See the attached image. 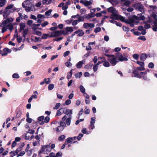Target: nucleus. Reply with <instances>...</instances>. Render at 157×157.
I'll use <instances>...</instances> for the list:
<instances>
[{
	"mask_svg": "<svg viewBox=\"0 0 157 157\" xmlns=\"http://www.w3.org/2000/svg\"><path fill=\"white\" fill-rule=\"evenodd\" d=\"M119 19H120L122 21L126 23V21L125 20L124 17L120 15Z\"/></svg>",
	"mask_w": 157,
	"mask_h": 157,
	"instance_id": "52",
	"label": "nucleus"
},
{
	"mask_svg": "<svg viewBox=\"0 0 157 157\" xmlns=\"http://www.w3.org/2000/svg\"><path fill=\"white\" fill-rule=\"evenodd\" d=\"M48 37H49V34H44L42 36L41 38L42 39H46Z\"/></svg>",
	"mask_w": 157,
	"mask_h": 157,
	"instance_id": "34",
	"label": "nucleus"
},
{
	"mask_svg": "<svg viewBox=\"0 0 157 157\" xmlns=\"http://www.w3.org/2000/svg\"><path fill=\"white\" fill-rule=\"evenodd\" d=\"M35 133V131L32 129H29L27 132V133L33 134Z\"/></svg>",
	"mask_w": 157,
	"mask_h": 157,
	"instance_id": "64",
	"label": "nucleus"
},
{
	"mask_svg": "<svg viewBox=\"0 0 157 157\" xmlns=\"http://www.w3.org/2000/svg\"><path fill=\"white\" fill-rule=\"evenodd\" d=\"M143 17H138L135 16H133L132 18L128 19L126 21V23L129 24L131 27H133L134 24L133 23L135 22V20L138 19L139 20H141L143 19Z\"/></svg>",
	"mask_w": 157,
	"mask_h": 157,
	"instance_id": "1",
	"label": "nucleus"
},
{
	"mask_svg": "<svg viewBox=\"0 0 157 157\" xmlns=\"http://www.w3.org/2000/svg\"><path fill=\"white\" fill-rule=\"evenodd\" d=\"M65 139V136L64 135H61L60 136L58 140H59L61 141Z\"/></svg>",
	"mask_w": 157,
	"mask_h": 157,
	"instance_id": "54",
	"label": "nucleus"
},
{
	"mask_svg": "<svg viewBox=\"0 0 157 157\" xmlns=\"http://www.w3.org/2000/svg\"><path fill=\"white\" fill-rule=\"evenodd\" d=\"M123 29L124 31L126 32H128L129 30L128 28L124 26L123 27Z\"/></svg>",
	"mask_w": 157,
	"mask_h": 157,
	"instance_id": "57",
	"label": "nucleus"
},
{
	"mask_svg": "<svg viewBox=\"0 0 157 157\" xmlns=\"http://www.w3.org/2000/svg\"><path fill=\"white\" fill-rule=\"evenodd\" d=\"M52 0H43L42 3L44 5H48L51 3Z\"/></svg>",
	"mask_w": 157,
	"mask_h": 157,
	"instance_id": "21",
	"label": "nucleus"
},
{
	"mask_svg": "<svg viewBox=\"0 0 157 157\" xmlns=\"http://www.w3.org/2000/svg\"><path fill=\"white\" fill-rule=\"evenodd\" d=\"M117 11H116V12H115L114 13H113V16H114V19H116V20H118L119 19L120 17V15L117 14Z\"/></svg>",
	"mask_w": 157,
	"mask_h": 157,
	"instance_id": "23",
	"label": "nucleus"
},
{
	"mask_svg": "<svg viewBox=\"0 0 157 157\" xmlns=\"http://www.w3.org/2000/svg\"><path fill=\"white\" fill-rule=\"evenodd\" d=\"M6 3V0H0V6L2 7L4 6Z\"/></svg>",
	"mask_w": 157,
	"mask_h": 157,
	"instance_id": "25",
	"label": "nucleus"
},
{
	"mask_svg": "<svg viewBox=\"0 0 157 157\" xmlns=\"http://www.w3.org/2000/svg\"><path fill=\"white\" fill-rule=\"evenodd\" d=\"M62 34H63V31H56L51 33V34L49 35V37H58Z\"/></svg>",
	"mask_w": 157,
	"mask_h": 157,
	"instance_id": "5",
	"label": "nucleus"
},
{
	"mask_svg": "<svg viewBox=\"0 0 157 157\" xmlns=\"http://www.w3.org/2000/svg\"><path fill=\"white\" fill-rule=\"evenodd\" d=\"M149 9L150 13L152 12L154 13L155 10H157V6H149Z\"/></svg>",
	"mask_w": 157,
	"mask_h": 157,
	"instance_id": "13",
	"label": "nucleus"
},
{
	"mask_svg": "<svg viewBox=\"0 0 157 157\" xmlns=\"http://www.w3.org/2000/svg\"><path fill=\"white\" fill-rule=\"evenodd\" d=\"M25 138L26 140H29L30 139V136L28 135L27 133L25 134Z\"/></svg>",
	"mask_w": 157,
	"mask_h": 157,
	"instance_id": "62",
	"label": "nucleus"
},
{
	"mask_svg": "<svg viewBox=\"0 0 157 157\" xmlns=\"http://www.w3.org/2000/svg\"><path fill=\"white\" fill-rule=\"evenodd\" d=\"M157 23L155 21L154 22V25L153 26L152 29L154 31H157Z\"/></svg>",
	"mask_w": 157,
	"mask_h": 157,
	"instance_id": "30",
	"label": "nucleus"
},
{
	"mask_svg": "<svg viewBox=\"0 0 157 157\" xmlns=\"http://www.w3.org/2000/svg\"><path fill=\"white\" fill-rule=\"evenodd\" d=\"M60 103H56L55 106L53 108V109H59V107L60 106Z\"/></svg>",
	"mask_w": 157,
	"mask_h": 157,
	"instance_id": "51",
	"label": "nucleus"
},
{
	"mask_svg": "<svg viewBox=\"0 0 157 157\" xmlns=\"http://www.w3.org/2000/svg\"><path fill=\"white\" fill-rule=\"evenodd\" d=\"M136 63L137 64H139L141 66H143L144 65V63L143 62H140L137 61L136 62Z\"/></svg>",
	"mask_w": 157,
	"mask_h": 157,
	"instance_id": "56",
	"label": "nucleus"
},
{
	"mask_svg": "<svg viewBox=\"0 0 157 157\" xmlns=\"http://www.w3.org/2000/svg\"><path fill=\"white\" fill-rule=\"evenodd\" d=\"M21 150V147H19L18 148L16 151L14 152L13 154L14 155H17L18 153Z\"/></svg>",
	"mask_w": 157,
	"mask_h": 157,
	"instance_id": "27",
	"label": "nucleus"
},
{
	"mask_svg": "<svg viewBox=\"0 0 157 157\" xmlns=\"http://www.w3.org/2000/svg\"><path fill=\"white\" fill-rule=\"evenodd\" d=\"M77 18H78V20L77 21L79 22L83 21H84V18L83 17H81L79 15V16H78Z\"/></svg>",
	"mask_w": 157,
	"mask_h": 157,
	"instance_id": "43",
	"label": "nucleus"
},
{
	"mask_svg": "<svg viewBox=\"0 0 157 157\" xmlns=\"http://www.w3.org/2000/svg\"><path fill=\"white\" fill-rule=\"evenodd\" d=\"M60 125L64 128L66 127V124L65 123L63 122L62 121H61L60 122Z\"/></svg>",
	"mask_w": 157,
	"mask_h": 157,
	"instance_id": "41",
	"label": "nucleus"
},
{
	"mask_svg": "<svg viewBox=\"0 0 157 157\" xmlns=\"http://www.w3.org/2000/svg\"><path fill=\"white\" fill-rule=\"evenodd\" d=\"M82 73L81 72H80L79 73H76L75 76V77L77 78H79L80 77L82 76Z\"/></svg>",
	"mask_w": 157,
	"mask_h": 157,
	"instance_id": "40",
	"label": "nucleus"
},
{
	"mask_svg": "<svg viewBox=\"0 0 157 157\" xmlns=\"http://www.w3.org/2000/svg\"><path fill=\"white\" fill-rule=\"evenodd\" d=\"M79 89L81 92L82 93H84L85 92V89L84 88V87L82 86L81 85L80 86Z\"/></svg>",
	"mask_w": 157,
	"mask_h": 157,
	"instance_id": "36",
	"label": "nucleus"
},
{
	"mask_svg": "<svg viewBox=\"0 0 157 157\" xmlns=\"http://www.w3.org/2000/svg\"><path fill=\"white\" fill-rule=\"evenodd\" d=\"M11 11L9 10L6 8V10L4 11L3 17L4 18H6L10 14Z\"/></svg>",
	"mask_w": 157,
	"mask_h": 157,
	"instance_id": "12",
	"label": "nucleus"
},
{
	"mask_svg": "<svg viewBox=\"0 0 157 157\" xmlns=\"http://www.w3.org/2000/svg\"><path fill=\"white\" fill-rule=\"evenodd\" d=\"M7 27L8 29L12 31L13 29V25L11 24H9L7 25Z\"/></svg>",
	"mask_w": 157,
	"mask_h": 157,
	"instance_id": "31",
	"label": "nucleus"
},
{
	"mask_svg": "<svg viewBox=\"0 0 157 157\" xmlns=\"http://www.w3.org/2000/svg\"><path fill=\"white\" fill-rule=\"evenodd\" d=\"M85 61L82 60L79 61L76 65V67L77 68H81L83 64H84Z\"/></svg>",
	"mask_w": 157,
	"mask_h": 157,
	"instance_id": "14",
	"label": "nucleus"
},
{
	"mask_svg": "<svg viewBox=\"0 0 157 157\" xmlns=\"http://www.w3.org/2000/svg\"><path fill=\"white\" fill-rule=\"evenodd\" d=\"M63 111V109H60L59 110L57 111V113L56 116H59L62 114V113L61 112V111Z\"/></svg>",
	"mask_w": 157,
	"mask_h": 157,
	"instance_id": "39",
	"label": "nucleus"
},
{
	"mask_svg": "<svg viewBox=\"0 0 157 157\" xmlns=\"http://www.w3.org/2000/svg\"><path fill=\"white\" fill-rule=\"evenodd\" d=\"M50 120V118L49 117L47 116L45 117L44 119V122L45 123H48Z\"/></svg>",
	"mask_w": 157,
	"mask_h": 157,
	"instance_id": "44",
	"label": "nucleus"
},
{
	"mask_svg": "<svg viewBox=\"0 0 157 157\" xmlns=\"http://www.w3.org/2000/svg\"><path fill=\"white\" fill-rule=\"evenodd\" d=\"M48 24V22L45 21L44 22L42 23L41 24V25L42 27H44V26H46V25H47Z\"/></svg>",
	"mask_w": 157,
	"mask_h": 157,
	"instance_id": "63",
	"label": "nucleus"
},
{
	"mask_svg": "<svg viewBox=\"0 0 157 157\" xmlns=\"http://www.w3.org/2000/svg\"><path fill=\"white\" fill-rule=\"evenodd\" d=\"M52 11V10H49L45 13V15L47 16H49Z\"/></svg>",
	"mask_w": 157,
	"mask_h": 157,
	"instance_id": "35",
	"label": "nucleus"
},
{
	"mask_svg": "<svg viewBox=\"0 0 157 157\" xmlns=\"http://www.w3.org/2000/svg\"><path fill=\"white\" fill-rule=\"evenodd\" d=\"M101 30V28L100 27H98L96 28L94 30V32L96 33H97L98 32H99Z\"/></svg>",
	"mask_w": 157,
	"mask_h": 157,
	"instance_id": "61",
	"label": "nucleus"
},
{
	"mask_svg": "<svg viewBox=\"0 0 157 157\" xmlns=\"http://www.w3.org/2000/svg\"><path fill=\"white\" fill-rule=\"evenodd\" d=\"M133 73L134 75L135 76L138 78H141L140 74L139 73L138 71L136 69L134 70L133 71Z\"/></svg>",
	"mask_w": 157,
	"mask_h": 157,
	"instance_id": "16",
	"label": "nucleus"
},
{
	"mask_svg": "<svg viewBox=\"0 0 157 157\" xmlns=\"http://www.w3.org/2000/svg\"><path fill=\"white\" fill-rule=\"evenodd\" d=\"M63 112L64 114H65L66 115L69 114V117H70V116L71 117V115L72 114V111L71 110L69 109H63Z\"/></svg>",
	"mask_w": 157,
	"mask_h": 157,
	"instance_id": "8",
	"label": "nucleus"
},
{
	"mask_svg": "<svg viewBox=\"0 0 157 157\" xmlns=\"http://www.w3.org/2000/svg\"><path fill=\"white\" fill-rule=\"evenodd\" d=\"M84 28L86 29L88 28L89 27L91 28H93L94 27V24L92 23H84L83 25Z\"/></svg>",
	"mask_w": 157,
	"mask_h": 157,
	"instance_id": "7",
	"label": "nucleus"
},
{
	"mask_svg": "<svg viewBox=\"0 0 157 157\" xmlns=\"http://www.w3.org/2000/svg\"><path fill=\"white\" fill-rule=\"evenodd\" d=\"M65 65L68 67H70L71 66L72 64L70 62H67L65 63Z\"/></svg>",
	"mask_w": 157,
	"mask_h": 157,
	"instance_id": "53",
	"label": "nucleus"
},
{
	"mask_svg": "<svg viewBox=\"0 0 157 157\" xmlns=\"http://www.w3.org/2000/svg\"><path fill=\"white\" fill-rule=\"evenodd\" d=\"M62 155V153L61 152H58L57 153L56 155H55V157H61Z\"/></svg>",
	"mask_w": 157,
	"mask_h": 157,
	"instance_id": "60",
	"label": "nucleus"
},
{
	"mask_svg": "<svg viewBox=\"0 0 157 157\" xmlns=\"http://www.w3.org/2000/svg\"><path fill=\"white\" fill-rule=\"evenodd\" d=\"M95 117L91 118L90 121V126H91V129H93L94 128V124L95 122Z\"/></svg>",
	"mask_w": 157,
	"mask_h": 157,
	"instance_id": "17",
	"label": "nucleus"
},
{
	"mask_svg": "<svg viewBox=\"0 0 157 157\" xmlns=\"http://www.w3.org/2000/svg\"><path fill=\"white\" fill-rule=\"evenodd\" d=\"M139 56L137 54H135L133 55V58L136 60L138 59Z\"/></svg>",
	"mask_w": 157,
	"mask_h": 157,
	"instance_id": "50",
	"label": "nucleus"
},
{
	"mask_svg": "<svg viewBox=\"0 0 157 157\" xmlns=\"http://www.w3.org/2000/svg\"><path fill=\"white\" fill-rule=\"evenodd\" d=\"M131 3V2L128 0H126L124 2V4L125 6L129 5Z\"/></svg>",
	"mask_w": 157,
	"mask_h": 157,
	"instance_id": "49",
	"label": "nucleus"
},
{
	"mask_svg": "<svg viewBox=\"0 0 157 157\" xmlns=\"http://www.w3.org/2000/svg\"><path fill=\"white\" fill-rule=\"evenodd\" d=\"M138 39L139 40H142L145 41L146 40V39L144 36H140L138 37Z\"/></svg>",
	"mask_w": 157,
	"mask_h": 157,
	"instance_id": "58",
	"label": "nucleus"
},
{
	"mask_svg": "<svg viewBox=\"0 0 157 157\" xmlns=\"http://www.w3.org/2000/svg\"><path fill=\"white\" fill-rule=\"evenodd\" d=\"M103 65L105 67H109V64L108 62L105 61L104 62Z\"/></svg>",
	"mask_w": 157,
	"mask_h": 157,
	"instance_id": "45",
	"label": "nucleus"
},
{
	"mask_svg": "<svg viewBox=\"0 0 157 157\" xmlns=\"http://www.w3.org/2000/svg\"><path fill=\"white\" fill-rule=\"evenodd\" d=\"M46 147V150L47 152H49L51 150V148L50 146L49 145H45Z\"/></svg>",
	"mask_w": 157,
	"mask_h": 157,
	"instance_id": "32",
	"label": "nucleus"
},
{
	"mask_svg": "<svg viewBox=\"0 0 157 157\" xmlns=\"http://www.w3.org/2000/svg\"><path fill=\"white\" fill-rule=\"evenodd\" d=\"M108 61L112 66H115L119 62V60H117L116 56L114 55L112 56L108 59Z\"/></svg>",
	"mask_w": 157,
	"mask_h": 157,
	"instance_id": "3",
	"label": "nucleus"
},
{
	"mask_svg": "<svg viewBox=\"0 0 157 157\" xmlns=\"http://www.w3.org/2000/svg\"><path fill=\"white\" fill-rule=\"evenodd\" d=\"M46 146L45 145H43L42 146L40 150L39 151V152L40 153H42L44 152L45 150L46 149Z\"/></svg>",
	"mask_w": 157,
	"mask_h": 157,
	"instance_id": "33",
	"label": "nucleus"
},
{
	"mask_svg": "<svg viewBox=\"0 0 157 157\" xmlns=\"http://www.w3.org/2000/svg\"><path fill=\"white\" fill-rule=\"evenodd\" d=\"M95 16V14H89L88 15H86V18L87 19H89L91 17H94Z\"/></svg>",
	"mask_w": 157,
	"mask_h": 157,
	"instance_id": "29",
	"label": "nucleus"
},
{
	"mask_svg": "<svg viewBox=\"0 0 157 157\" xmlns=\"http://www.w3.org/2000/svg\"><path fill=\"white\" fill-rule=\"evenodd\" d=\"M64 129L63 127L61 126L60 125L59 126L57 127L56 131L57 132H59L62 131Z\"/></svg>",
	"mask_w": 157,
	"mask_h": 157,
	"instance_id": "26",
	"label": "nucleus"
},
{
	"mask_svg": "<svg viewBox=\"0 0 157 157\" xmlns=\"http://www.w3.org/2000/svg\"><path fill=\"white\" fill-rule=\"evenodd\" d=\"M98 67V66L97 64H95L93 67V69L94 72H96Z\"/></svg>",
	"mask_w": 157,
	"mask_h": 157,
	"instance_id": "48",
	"label": "nucleus"
},
{
	"mask_svg": "<svg viewBox=\"0 0 157 157\" xmlns=\"http://www.w3.org/2000/svg\"><path fill=\"white\" fill-rule=\"evenodd\" d=\"M4 53L2 54V56H6L8 53H10L11 52V50L7 48H5L3 50Z\"/></svg>",
	"mask_w": 157,
	"mask_h": 157,
	"instance_id": "11",
	"label": "nucleus"
},
{
	"mask_svg": "<svg viewBox=\"0 0 157 157\" xmlns=\"http://www.w3.org/2000/svg\"><path fill=\"white\" fill-rule=\"evenodd\" d=\"M73 138L71 137L68 138L65 142V144H67L68 143H70L73 141Z\"/></svg>",
	"mask_w": 157,
	"mask_h": 157,
	"instance_id": "28",
	"label": "nucleus"
},
{
	"mask_svg": "<svg viewBox=\"0 0 157 157\" xmlns=\"http://www.w3.org/2000/svg\"><path fill=\"white\" fill-rule=\"evenodd\" d=\"M33 7V6L32 4H30V6L27 5V6L25 8V9L26 12H29L30 11L32 10V8Z\"/></svg>",
	"mask_w": 157,
	"mask_h": 157,
	"instance_id": "15",
	"label": "nucleus"
},
{
	"mask_svg": "<svg viewBox=\"0 0 157 157\" xmlns=\"http://www.w3.org/2000/svg\"><path fill=\"white\" fill-rule=\"evenodd\" d=\"M12 77L14 78H19V76L18 74L14 73Z\"/></svg>",
	"mask_w": 157,
	"mask_h": 157,
	"instance_id": "55",
	"label": "nucleus"
},
{
	"mask_svg": "<svg viewBox=\"0 0 157 157\" xmlns=\"http://www.w3.org/2000/svg\"><path fill=\"white\" fill-rule=\"evenodd\" d=\"M75 33L77 34V36H82L84 34L83 31L82 29H78L75 32Z\"/></svg>",
	"mask_w": 157,
	"mask_h": 157,
	"instance_id": "10",
	"label": "nucleus"
},
{
	"mask_svg": "<svg viewBox=\"0 0 157 157\" xmlns=\"http://www.w3.org/2000/svg\"><path fill=\"white\" fill-rule=\"evenodd\" d=\"M92 3L93 1L92 0L85 1V3L84 5L86 6H89L91 5L92 4Z\"/></svg>",
	"mask_w": 157,
	"mask_h": 157,
	"instance_id": "20",
	"label": "nucleus"
},
{
	"mask_svg": "<svg viewBox=\"0 0 157 157\" xmlns=\"http://www.w3.org/2000/svg\"><path fill=\"white\" fill-rule=\"evenodd\" d=\"M147 57V56L146 54H142L140 57V60L142 61H144Z\"/></svg>",
	"mask_w": 157,
	"mask_h": 157,
	"instance_id": "18",
	"label": "nucleus"
},
{
	"mask_svg": "<svg viewBox=\"0 0 157 157\" xmlns=\"http://www.w3.org/2000/svg\"><path fill=\"white\" fill-rule=\"evenodd\" d=\"M74 31L72 27H67L63 30V34L64 35H67L70 33H71Z\"/></svg>",
	"mask_w": 157,
	"mask_h": 157,
	"instance_id": "4",
	"label": "nucleus"
},
{
	"mask_svg": "<svg viewBox=\"0 0 157 157\" xmlns=\"http://www.w3.org/2000/svg\"><path fill=\"white\" fill-rule=\"evenodd\" d=\"M54 87V85L53 84H49L48 86V89L49 90H52Z\"/></svg>",
	"mask_w": 157,
	"mask_h": 157,
	"instance_id": "38",
	"label": "nucleus"
},
{
	"mask_svg": "<svg viewBox=\"0 0 157 157\" xmlns=\"http://www.w3.org/2000/svg\"><path fill=\"white\" fill-rule=\"evenodd\" d=\"M17 33V40L18 43H20L22 41V38L21 36H18L17 35V31L15 32V33Z\"/></svg>",
	"mask_w": 157,
	"mask_h": 157,
	"instance_id": "22",
	"label": "nucleus"
},
{
	"mask_svg": "<svg viewBox=\"0 0 157 157\" xmlns=\"http://www.w3.org/2000/svg\"><path fill=\"white\" fill-rule=\"evenodd\" d=\"M7 23L6 21V20H4L2 22L0 26L2 27H4L6 25Z\"/></svg>",
	"mask_w": 157,
	"mask_h": 157,
	"instance_id": "47",
	"label": "nucleus"
},
{
	"mask_svg": "<svg viewBox=\"0 0 157 157\" xmlns=\"http://www.w3.org/2000/svg\"><path fill=\"white\" fill-rule=\"evenodd\" d=\"M41 40L40 37H37L36 36L35 37V40H34L35 42H37L38 41H41Z\"/></svg>",
	"mask_w": 157,
	"mask_h": 157,
	"instance_id": "59",
	"label": "nucleus"
},
{
	"mask_svg": "<svg viewBox=\"0 0 157 157\" xmlns=\"http://www.w3.org/2000/svg\"><path fill=\"white\" fill-rule=\"evenodd\" d=\"M107 10L109 12L111 13L112 14H113L117 11L115 9H114L112 7L108 8Z\"/></svg>",
	"mask_w": 157,
	"mask_h": 157,
	"instance_id": "19",
	"label": "nucleus"
},
{
	"mask_svg": "<svg viewBox=\"0 0 157 157\" xmlns=\"http://www.w3.org/2000/svg\"><path fill=\"white\" fill-rule=\"evenodd\" d=\"M20 32L21 30L24 29V28L25 27V25L24 23H21L20 25Z\"/></svg>",
	"mask_w": 157,
	"mask_h": 157,
	"instance_id": "24",
	"label": "nucleus"
},
{
	"mask_svg": "<svg viewBox=\"0 0 157 157\" xmlns=\"http://www.w3.org/2000/svg\"><path fill=\"white\" fill-rule=\"evenodd\" d=\"M136 6L137 9L140 12H142L144 11V6L140 3H138L136 4Z\"/></svg>",
	"mask_w": 157,
	"mask_h": 157,
	"instance_id": "9",
	"label": "nucleus"
},
{
	"mask_svg": "<svg viewBox=\"0 0 157 157\" xmlns=\"http://www.w3.org/2000/svg\"><path fill=\"white\" fill-rule=\"evenodd\" d=\"M72 74V70H71L69 73H68L67 76V79H70L71 76Z\"/></svg>",
	"mask_w": 157,
	"mask_h": 157,
	"instance_id": "42",
	"label": "nucleus"
},
{
	"mask_svg": "<svg viewBox=\"0 0 157 157\" xmlns=\"http://www.w3.org/2000/svg\"><path fill=\"white\" fill-rule=\"evenodd\" d=\"M116 56L117 58V60H119V62L128 60L127 58L124 54H122L120 52L117 53L116 54Z\"/></svg>",
	"mask_w": 157,
	"mask_h": 157,
	"instance_id": "2",
	"label": "nucleus"
},
{
	"mask_svg": "<svg viewBox=\"0 0 157 157\" xmlns=\"http://www.w3.org/2000/svg\"><path fill=\"white\" fill-rule=\"evenodd\" d=\"M145 68L143 66H140L137 67L136 70L138 71H142L144 70Z\"/></svg>",
	"mask_w": 157,
	"mask_h": 157,
	"instance_id": "46",
	"label": "nucleus"
},
{
	"mask_svg": "<svg viewBox=\"0 0 157 157\" xmlns=\"http://www.w3.org/2000/svg\"><path fill=\"white\" fill-rule=\"evenodd\" d=\"M67 118V116L66 115L64 116L62 118V121H64L65 120H66V125L68 126L69 125L71 124V115L70 116V117L69 118Z\"/></svg>",
	"mask_w": 157,
	"mask_h": 157,
	"instance_id": "6",
	"label": "nucleus"
},
{
	"mask_svg": "<svg viewBox=\"0 0 157 157\" xmlns=\"http://www.w3.org/2000/svg\"><path fill=\"white\" fill-rule=\"evenodd\" d=\"M7 23H10L12 22L13 21V19L12 17L8 18L6 20Z\"/></svg>",
	"mask_w": 157,
	"mask_h": 157,
	"instance_id": "37",
	"label": "nucleus"
}]
</instances>
